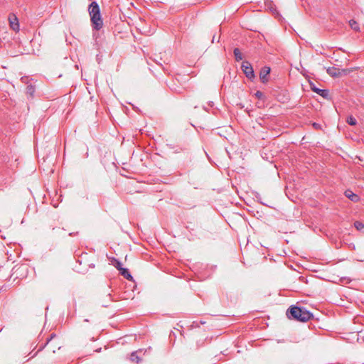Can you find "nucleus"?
I'll return each mask as SVG.
<instances>
[{
    "label": "nucleus",
    "mask_w": 364,
    "mask_h": 364,
    "mask_svg": "<svg viewBox=\"0 0 364 364\" xmlns=\"http://www.w3.org/2000/svg\"><path fill=\"white\" fill-rule=\"evenodd\" d=\"M287 316L290 319L306 322L313 317V314L304 307L291 306L287 311Z\"/></svg>",
    "instance_id": "obj_1"
},
{
    "label": "nucleus",
    "mask_w": 364,
    "mask_h": 364,
    "mask_svg": "<svg viewBox=\"0 0 364 364\" xmlns=\"http://www.w3.org/2000/svg\"><path fill=\"white\" fill-rule=\"evenodd\" d=\"M90 20L92 24V27L96 31L100 30L103 26V21L101 17V14H98L95 15H90Z\"/></svg>",
    "instance_id": "obj_2"
},
{
    "label": "nucleus",
    "mask_w": 364,
    "mask_h": 364,
    "mask_svg": "<svg viewBox=\"0 0 364 364\" xmlns=\"http://www.w3.org/2000/svg\"><path fill=\"white\" fill-rule=\"evenodd\" d=\"M241 68L247 78L252 79L255 77L253 68L249 62H243Z\"/></svg>",
    "instance_id": "obj_3"
},
{
    "label": "nucleus",
    "mask_w": 364,
    "mask_h": 364,
    "mask_svg": "<svg viewBox=\"0 0 364 364\" xmlns=\"http://www.w3.org/2000/svg\"><path fill=\"white\" fill-rule=\"evenodd\" d=\"M9 22L10 28L15 32L19 31V22L17 16L14 14H10L9 16Z\"/></svg>",
    "instance_id": "obj_4"
},
{
    "label": "nucleus",
    "mask_w": 364,
    "mask_h": 364,
    "mask_svg": "<svg viewBox=\"0 0 364 364\" xmlns=\"http://www.w3.org/2000/svg\"><path fill=\"white\" fill-rule=\"evenodd\" d=\"M310 85L311 90L316 92V94L319 95L320 96L326 99L328 97L329 92L328 90L318 88L315 86L314 84L312 83Z\"/></svg>",
    "instance_id": "obj_5"
},
{
    "label": "nucleus",
    "mask_w": 364,
    "mask_h": 364,
    "mask_svg": "<svg viewBox=\"0 0 364 364\" xmlns=\"http://www.w3.org/2000/svg\"><path fill=\"white\" fill-rule=\"evenodd\" d=\"M88 11L90 16L100 14V6L96 1H92L90 4Z\"/></svg>",
    "instance_id": "obj_6"
},
{
    "label": "nucleus",
    "mask_w": 364,
    "mask_h": 364,
    "mask_svg": "<svg viewBox=\"0 0 364 364\" xmlns=\"http://www.w3.org/2000/svg\"><path fill=\"white\" fill-rule=\"evenodd\" d=\"M344 70L341 71L339 69L335 67H329L326 70V73L333 77H339L341 75V73H344Z\"/></svg>",
    "instance_id": "obj_7"
},
{
    "label": "nucleus",
    "mask_w": 364,
    "mask_h": 364,
    "mask_svg": "<svg viewBox=\"0 0 364 364\" xmlns=\"http://www.w3.org/2000/svg\"><path fill=\"white\" fill-rule=\"evenodd\" d=\"M269 73H270L269 67H264L261 70L259 77H260L261 81L262 82L264 83L267 81V75L269 74Z\"/></svg>",
    "instance_id": "obj_8"
},
{
    "label": "nucleus",
    "mask_w": 364,
    "mask_h": 364,
    "mask_svg": "<svg viewBox=\"0 0 364 364\" xmlns=\"http://www.w3.org/2000/svg\"><path fill=\"white\" fill-rule=\"evenodd\" d=\"M344 194L346 198L353 202H358L360 200V197L357 194L353 193L350 190H346Z\"/></svg>",
    "instance_id": "obj_9"
},
{
    "label": "nucleus",
    "mask_w": 364,
    "mask_h": 364,
    "mask_svg": "<svg viewBox=\"0 0 364 364\" xmlns=\"http://www.w3.org/2000/svg\"><path fill=\"white\" fill-rule=\"evenodd\" d=\"M142 352V350H136L134 352H132L130 355V360L132 362H136V363H139L141 359L138 355L139 353H141Z\"/></svg>",
    "instance_id": "obj_10"
},
{
    "label": "nucleus",
    "mask_w": 364,
    "mask_h": 364,
    "mask_svg": "<svg viewBox=\"0 0 364 364\" xmlns=\"http://www.w3.org/2000/svg\"><path fill=\"white\" fill-rule=\"evenodd\" d=\"M119 272L125 279H127L128 280L132 279V276L131 275L128 269L124 268V267H120Z\"/></svg>",
    "instance_id": "obj_11"
},
{
    "label": "nucleus",
    "mask_w": 364,
    "mask_h": 364,
    "mask_svg": "<svg viewBox=\"0 0 364 364\" xmlns=\"http://www.w3.org/2000/svg\"><path fill=\"white\" fill-rule=\"evenodd\" d=\"M235 60L239 62L242 60V55L239 48H236L233 50Z\"/></svg>",
    "instance_id": "obj_12"
},
{
    "label": "nucleus",
    "mask_w": 364,
    "mask_h": 364,
    "mask_svg": "<svg viewBox=\"0 0 364 364\" xmlns=\"http://www.w3.org/2000/svg\"><path fill=\"white\" fill-rule=\"evenodd\" d=\"M354 227L356 228L357 230L360 232H364V223H363L360 221H355L354 223Z\"/></svg>",
    "instance_id": "obj_13"
},
{
    "label": "nucleus",
    "mask_w": 364,
    "mask_h": 364,
    "mask_svg": "<svg viewBox=\"0 0 364 364\" xmlns=\"http://www.w3.org/2000/svg\"><path fill=\"white\" fill-rule=\"evenodd\" d=\"M349 25H350V28H351L353 30H354V31H359V29H360V27H359L358 23L355 20H353V19H352V20H350V21H349Z\"/></svg>",
    "instance_id": "obj_14"
},
{
    "label": "nucleus",
    "mask_w": 364,
    "mask_h": 364,
    "mask_svg": "<svg viewBox=\"0 0 364 364\" xmlns=\"http://www.w3.org/2000/svg\"><path fill=\"white\" fill-rule=\"evenodd\" d=\"M346 122L348 124L352 125V126L355 125L357 123L355 118L353 117V116L348 117Z\"/></svg>",
    "instance_id": "obj_15"
},
{
    "label": "nucleus",
    "mask_w": 364,
    "mask_h": 364,
    "mask_svg": "<svg viewBox=\"0 0 364 364\" xmlns=\"http://www.w3.org/2000/svg\"><path fill=\"white\" fill-rule=\"evenodd\" d=\"M55 336V335L54 333L51 334L50 338L47 339V342L44 344V346L40 348L39 350H42Z\"/></svg>",
    "instance_id": "obj_16"
},
{
    "label": "nucleus",
    "mask_w": 364,
    "mask_h": 364,
    "mask_svg": "<svg viewBox=\"0 0 364 364\" xmlns=\"http://www.w3.org/2000/svg\"><path fill=\"white\" fill-rule=\"evenodd\" d=\"M255 96L258 98V99H262V97H264V95L263 93L261 92V91H257L255 93Z\"/></svg>",
    "instance_id": "obj_17"
},
{
    "label": "nucleus",
    "mask_w": 364,
    "mask_h": 364,
    "mask_svg": "<svg viewBox=\"0 0 364 364\" xmlns=\"http://www.w3.org/2000/svg\"><path fill=\"white\" fill-rule=\"evenodd\" d=\"M115 267L119 271L120 267H122V264L120 262L117 261L115 264Z\"/></svg>",
    "instance_id": "obj_18"
},
{
    "label": "nucleus",
    "mask_w": 364,
    "mask_h": 364,
    "mask_svg": "<svg viewBox=\"0 0 364 364\" xmlns=\"http://www.w3.org/2000/svg\"><path fill=\"white\" fill-rule=\"evenodd\" d=\"M27 89L28 92H33V87L32 86H28Z\"/></svg>",
    "instance_id": "obj_19"
},
{
    "label": "nucleus",
    "mask_w": 364,
    "mask_h": 364,
    "mask_svg": "<svg viewBox=\"0 0 364 364\" xmlns=\"http://www.w3.org/2000/svg\"><path fill=\"white\" fill-rule=\"evenodd\" d=\"M314 127H316V128H318L320 127V125L318 124H316V123H314Z\"/></svg>",
    "instance_id": "obj_20"
},
{
    "label": "nucleus",
    "mask_w": 364,
    "mask_h": 364,
    "mask_svg": "<svg viewBox=\"0 0 364 364\" xmlns=\"http://www.w3.org/2000/svg\"><path fill=\"white\" fill-rule=\"evenodd\" d=\"M156 61V63H158L159 65H162V63L156 60H154Z\"/></svg>",
    "instance_id": "obj_21"
},
{
    "label": "nucleus",
    "mask_w": 364,
    "mask_h": 364,
    "mask_svg": "<svg viewBox=\"0 0 364 364\" xmlns=\"http://www.w3.org/2000/svg\"><path fill=\"white\" fill-rule=\"evenodd\" d=\"M107 296L109 297L110 301H112V299H111V294L109 293L107 294Z\"/></svg>",
    "instance_id": "obj_22"
},
{
    "label": "nucleus",
    "mask_w": 364,
    "mask_h": 364,
    "mask_svg": "<svg viewBox=\"0 0 364 364\" xmlns=\"http://www.w3.org/2000/svg\"><path fill=\"white\" fill-rule=\"evenodd\" d=\"M193 230H194L193 229H191V230H189L190 233L193 234Z\"/></svg>",
    "instance_id": "obj_23"
},
{
    "label": "nucleus",
    "mask_w": 364,
    "mask_h": 364,
    "mask_svg": "<svg viewBox=\"0 0 364 364\" xmlns=\"http://www.w3.org/2000/svg\"><path fill=\"white\" fill-rule=\"evenodd\" d=\"M102 306H105V307H107V306H108V304H102Z\"/></svg>",
    "instance_id": "obj_24"
},
{
    "label": "nucleus",
    "mask_w": 364,
    "mask_h": 364,
    "mask_svg": "<svg viewBox=\"0 0 364 364\" xmlns=\"http://www.w3.org/2000/svg\"><path fill=\"white\" fill-rule=\"evenodd\" d=\"M215 40V36H213L212 42H214Z\"/></svg>",
    "instance_id": "obj_25"
}]
</instances>
